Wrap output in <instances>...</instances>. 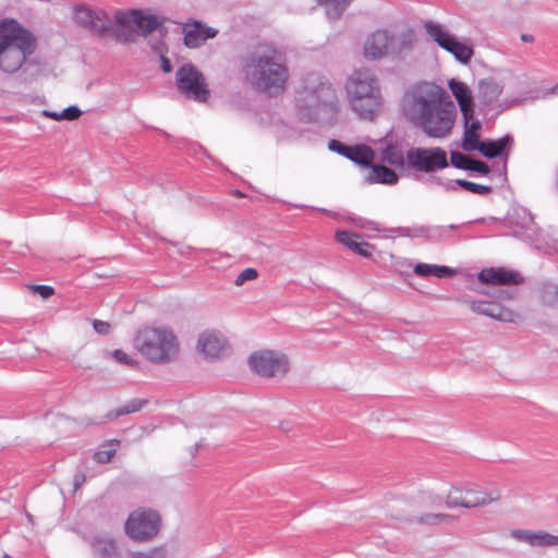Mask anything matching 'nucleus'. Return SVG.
Returning <instances> with one entry per match:
<instances>
[{
  "label": "nucleus",
  "instance_id": "1",
  "mask_svg": "<svg viewBox=\"0 0 558 558\" xmlns=\"http://www.w3.org/2000/svg\"><path fill=\"white\" fill-rule=\"evenodd\" d=\"M401 111L409 122L435 138L447 137L457 117V108L447 92L429 82L416 83L404 92Z\"/></svg>",
  "mask_w": 558,
  "mask_h": 558
},
{
  "label": "nucleus",
  "instance_id": "2",
  "mask_svg": "<svg viewBox=\"0 0 558 558\" xmlns=\"http://www.w3.org/2000/svg\"><path fill=\"white\" fill-rule=\"evenodd\" d=\"M72 17L76 24L96 35H101L119 26L135 29L146 36L161 25L158 16L146 14L141 10L116 11L111 15L102 9L85 3L72 7Z\"/></svg>",
  "mask_w": 558,
  "mask_h": 558
},
{
  "label": "nucleus",
  "instance_id": "3",
  "mask_svg": "<svg viewBox=\"0 0 558 558\" xmlns=\"http://www.w3.org/2000/svg\"><path fill=\"white\" fill-rule=\"evenodd\" d=\"M243 71L256 90L270 96L282 93L289 78L282 56L274 49L256 50L247 56Z\"/></svg>",
  "mask_w": 558,
  "mask_h": 558
},
{
  "label": "nucleus",
  "instance_id": "4",
  "mask_svg": "<svg viewBox=\"0 0 558 558\" xmlns=\"http://www.w3.org/2000/svg\"><path fill=\"white\" fill-rule=\"evenodd\" d=\"M338 108V98L332 84L318 73H308L302 78L296 98V113L304 122H315L332 116Z\"/></svg>",
  "mask_w": 558,
  "mask_h": 558
},
{
  "label": "nucleus",
  "instance_id": "5",
  "mask_svg": "<svg viewBox=\"0 0 558 558\" xmlns=\"http://www.w3.org/2000/svg\"><path fill=\"white\" fill-rule=\"evenodd\" d=\"M347 100L361 120L373 121L383 110L384 97L377 75L369 69L353 71L344 83Z\"/></svg>",
  "mask_w": 558,
  "mask_h": 558
},
{
  "label": "nucleus",
  "instance_id": "6",
  "mask_svg": "<svg viewBox=\"0 0 558 558\" xmlns=\"http://www.w3.org/2000/svg\"><path fill=\"white\" fill-rule=\"evenodd\" d=\"M36 48L35 36L17 21H0V71L8 74L16 73Z\"/></svg>",
  "mask_w": 558,
  "mask_h": 558
},
{
  "label": "nucleus",
  "instance_id": "7",
  "mask_svg": "<svg viewBox=\"0 0 558 558\" xmlns=\"http://www.w3.org/2000/svg\"><path fill=\"white\" fill-rule=\"evenodd\" d=\"M415 43L416 36L412 29L398 33L377 29L366 37L363 56L371 61L402 60L413 50Z\"/></svg>",
  "mask_w": 558,
  "mask_h": 558
},
{
  "label": "nucleus",
  "instance_id": "8",
  "mask_svg": "<svg viewBox=\"0 0 558 558\" xmlns=\"http://www.w3.org/2000/svg\"><path fill=\"white\" fill-rule=\"evenodd\" d=\"M135 349L149 362L165 364L173 361L179 353V341L172 329L144 327L134 337Z\"/></svg>",
  "mask_w": 558,
  "mask_h": 558
},
{
  "label": "nucleus",
  "instance_id": "9",
  "mask_svg": "<svg viewBox=\"0 0 558 558\" xmlns=\"http://www.w3.org/2000/svg\"><path fill=\"white\" fill-rule=\"evenodd\" d=\"M423 26L427 36L441 49L451 53L457 61L462 64L471 62L474 56L472 46L460 41L444 24L428 20L424 22Z\"/></svg>",
  "mask_w": 558,
  "mask_h": 558
},
{
  "label": "nucleus",
  "instance_id": "10",
  "mask_svg": "<svg viewBox=\"0 0 558 558\" xmlns=\"http://www.w3.org/2000/svg\"><path fill=\"white\" fill-rule=\"evenodd\" d=\"M499 499V494L482 490L473 483L452 485L446 499L448 508H475L488 505Z\"/></svg>",
  "mask_w": 558,
  "mask_h": 558
},
{
  "label": "nucleus",
  "instance_id": "11",
  "mask_svg": "<svg viewBox=\"0 0 558 558\" xmlns=\"http://www.w3.org/2000/svg\"><path fill=\"white\" fill-rule=\"evenodd\" d=\"M160 515L153 509H137L125 522V533L135 541H148L156 536L160 529Z\"/></svg>",
  "mask_w": 558,
  "mask_h": 558
},
{
  "label": "nucleus",
  "instance_id": "12",
  "mask_svg": "<svg viewBox=\"0 0 558 558\" xmlns=\"http://www.w3.org/2000/svg\"><path fill=\"white\" fill-rule=\"evenodd\" d=\"M248 363L254 373L262 377H282L290 367V362L286 354L274 350H260L254 352Z\"/></svg>",
  "mask_w": 558,
  "mask_h": 558
},
{
  "label": "nucleus",
  "instance_id": "13",
  "mask_svg": "<svg viewBox=\"0 0 558 558\" xmlns=\"http://www.w3.org/2000/svg\"><path fill=\"white\" fill-rule=\"evenodd\" d=\"M409 167L418 171L430 173L448 167V158L445 149L440 147L411 148L407 151Z\"/></svg>",
  "mask_w": 558,
  "mask_h": 558
},
{
  "label": "nucleus",
  "instance_id": "14",
  "mask_svg": "<svg viewBox=\"0 0 558 558\" xmlns=\"http://www.w3.org/2000/svg\"><path fill=\"white\" fill-rule=\"evenodd\" d=\"M177 87L186 98L206 101L209 95L203 74L192 64H183L177 72Z\"/></svg>",
  "mask_w": 558,
  "mask_h": 558
},
{
  "label": "nucleus",
  "instance_id": "15",
  "mask_svg": "<svg viewBox=\"0 0 558 558\" xmlns=\"http://www.w3.org/2000/svg\"><path fill=\"white\" fill-rule=\"evenodd\" d=\"M197 351L207 360H218L229 354L230 347L221 332L205 330L198 337Z\"/></svg>",
  "mask_w": 558,
  "mask_h": 558
},
{
  "label": "nucleus",
  "instance_id": "16",
  "mask_svg": "<svg viewBox=\"0 0 558 558\" xmlns=\"http://www.w3.org/2000/svg\"><path fill=\"white\" fill-rule=\"evenodd\" d=\"M328 148L361 166H369L375 156L374 150L366 145L348 146L338 140L329 141Z\"/></svg>",
  "mask_w": 558,
  "mask_h": 558
},
{
  "label": "nucleus",
  "instance_id": "17",
  "mask_svg": "<svg viewBox=\"0 0 558 558\" xmlns=\"http://www.w3.org/2000/svg\"><path fill=\"white\" fill-rule=\"evenodd\" d=\"M511 226L514 227L513 235L525 241L534 242L536 227L532 214L523 207L513 208L509 215Z\"/></svg>",
  "mask_w": 558,
  "mask_h": 558
},
{
  "label": "nucleus",
  "instance_id": "18",
  "mask_svg": "<svg viewBox=\"0 0 558 558\" xmlns=\"http://www.w3.org/2000/svg\"><path fill=\"white\" fill-rule=\"evenodd\" d=\"M477 279L481 283L490 286H515L523 281L522 276L518 271L502 267L482 269L477 275Z\"/></svg>",
  "mask_w": 558,
  "mask_h": 558
},
{
  "label": "nucleus",
  "instance_id": "19",
  "mask_svg": "<svg viewBox=\"0 0 558 558\" xmlns=\"http://www.w3.org/2000/svg\"><path fill=\"white\" fill-rule=\"evenodd\" d=\"M477 86L476 99L478 105L484 110L494 108L504 90V84L493 77H487L480 80Z\"/></svg>",
  "mask_w": 558,
  "mask_h": 558
},
{
  "label": "nucleus",
  "instance_id": "20",
  "mask_svg": "<svg viewBox=\"0 0 558 558\" xmlns=\"http://www.w3.org/2000/svg\"><path fill=\"white\" fill-rule=\"evenodd\" d=\"M184 44L189 48H198L208 38L217 35V29L208 27L199 22L186 23L183 26Z\"/></svg>",
  "mask_w": 558,
  "mask_h": 558
},
{
  "label": "nucleus",
  "instance_id": "21",
  "mask_svg": "<svg viewBox=\"0 0 558 558\" xmlns=\"http://www.w3.org/2000/svg\"><path fill=\"white\" fill-rule=\"evenodd\" d=\"M511 536L533 547L558 546V535H553L544 531L513 530L511 531Z\"/></svg>",
  "mask_w": 558,
  "mask_h": 558
},
{
  "label": "nucleus",
  "instance_id": "22",
  "mask_svg": "<svg viewBox=\"0 0 558 558\" xmlns=\"http://www.w3.org/2000/svg\"><path fill=\"white\" fill-rule=\"evenodd\" d=\"M513 145V137L505 135L496 141H484L477 150L486 158L493 159L496 157L508 158L511 146Z\"/></svg>",
  "mask_w": 558,
  "mask_h": 558
},
{
  "label": "nucleus",
  "instance_id": "23",
  "mask_svg": "<svg viewBox=\"0 0 558 558\" xmlns=\"http://www.w3.org/2000/svg\"><path fill=\"white\" fill-rule=\"evenodd\" d=\"M448 86L458 101L462 117L470 118L471 109H474L473 96L470 87L465 83L454 78L449 81Z\"/></svg>",
  "mask_w": 558,
  "mask_h": 558
},
{
  "label": "nucleus",
  "instance_id": "24",
  "mask_svg": "<svg viewBox=\"0 0 558 558\" xmlns=\"http://www.w3.org/2000/svg\"><path fill=\"white\" fill-rule=\"evenodd\" d=\"M88 544L95 558H120L116 542L106 534L92 537Z\"/></svg>",
  "mask_w": 558,
  "mask_h": 558
},
{
  "label": "nucleus",
  "instance_id": "25",
  "mask_svg": "<svg viewBox=\"0 0 558 558\" xmlns=\"http://www.w3.org/2000/svg\"><path fill=\"white\" fill-rule=\"evenodd\" d=\"M367 167L368 169L365 180L368 183H383L392 185L398 182V174L390 168L372 163Z\"/></svg>",
  "mask_w": 558,
  "mask_h": 558
},
{
  "label": "nucleus",
  "instance_id": "26",
  "mask_svg": "<svg viewBox=\"0 0 558 558\" xmlns=\"http://www.w3.org/2000/svg\"><path fill=\"white\" fill-rule=\"evenodd\" d=\"M413 271L416 276L422 278L437 277L444 278L453 275V269L448 266H439L433 264L418 263L414 266Z\"/></svg>",
  "mask_w": 558,
  "mask_h": 558
},
{
  "label": "nucleus",
  "instance_id": "27",
  "mask_svg": "<svg viewBox=\"0 0 558 558\" xmlns=\"http://www.w3.org/2000/svg\"><path fill=\"white\" fill-rule=\"evenodd\" d=\"M439 184H441L448 191H454L457 189V186H460L473 194H478V195H486L492 192V187L488 185H482V184L462 180V179L448 181L446 183H442L439 181Z\"/></svg>",
  "mask_w": 558,
  "mask_h": 558
},
{
  "label": "nucleus",
  "instance_id": "28",
  "mask_svg": "<svg viewBox=\"0 0 558 558\" xmlns=\"http://www.w3.org/2000/svg\"><path fill=\"white\" fill-rule=\"evenodd\" d=\"M391 234L390 238H395L396 235L402 236V238H412V239H424L427 241V232H428V226L423 225H415L412 227H398V228H391L388 230Z\"/></svg>",
  "mask_w": 558,
  "mask_h": 558
},
{
  "label": "nucleus",
  "instance_id": "29",
  "mask_svg": "<svg viewBox=\"0 0 558 558\" xmlns=\"http://www.w3.org/2000/svg\"><path fill=\"white\" fill-rule=\"evenodd\" d=\"M381 159L396 168H403L405 163L404 154L401 147L391 143L387 144L381 150Z\"/></svg>",
  "mask_w": 558,
  "mask_h": 558
},
{
  "label": "nucleus",
  "instance_id": "30",
  "mask_svg": "<svg viewBox=\"0 0 558 558\" xmlns=\"http://www.w3.org/2000/svg\"><path fill=\"white\" fill-rule=\"evenodd\" d=\"M353 0H320L318 5H325L328 20H338Z\"/></svg>",
  "mask_w": 558,
  "mask_h": 558
},
{
  "label": "nucleus",
  "instance_id": "31",
  "mask_svg": "<svg viewBox=\"0 0 558 558\" xmlns=\"http://www.w3.org/2000/svg\"><path fill=\"white\" fill-rule=\"evenodd\" d=\"M147 402L148 401L146 399H133V400L129 401L128 403L123 404L122 407H120L113 411H110L106 415V418L108 421H112L114 418H118L119 416L135 413V412L142 410L147 404Z\"/></svg>",
  "mask_w": 558,
  "mask_h": 558
},
{
  "label": "nucleus",
  "instance_id": "32",
  "mask_svg": "<svg viewBox=\"0 0 558 558\" xmlns=\"http://www.w3.org/2000/svg\"><path fill=\"white\" fill-rule=\"evenodd\" d=\"M489 317L500 322L514 324L520 320V315L518 313L495 302L492 304V314Z\"/></svg>",
  "mask_w": 558,
  "mask_h": 558
},
{
  "label": "nucleus",
  "instance_id": "33",
  "mask_svg": "<svg viewBox=\"0 0 558 558\" xmlns=\"http://www.w3.org/2000/svg\"><path fill=\"white\" fill-rule=\"evenodd\" d=\"M457 225L449 226H428L427 241L441 242L449 238V231L457 229Z\"/></svg>",
  "mask_w": 558,
  "mask_h": 558
},
{
  "label": "nucleus",
  "instance_id": "34",
  "mask_svg": "<svg viewBox=\"0 0 558 558\" xmlns=\"http://www.w3.org/2000/svg\"><path fill=\"white\" fill-rule=\"evenodd\" d=\"M482 142L480 141L478 133L465 131L463 132L462 148L465 151L477 150Z\"/></svg>",
  "mask_w": 558,
  "mask_h": 558
},
{
  "label": "nucleus",
  "instance_id": "35",
  "mask_svg": "<svg viewBox=\"0 0 558 558\" xmlns=\"http://www.w3.org/2000/svg\"><path fill=\"white\" fill-rule=\"evenodd\" d=\"M472 158L466 155H463L459 151H452L450 156V162L453 167L462 170H468L470 167Z\"/></svg>",
  "mask_w": 558,
  "mask_h": 558
},
{
  "label": "nucleus",
  "instance_id": "36",
  "mask_svg": "<svg viewBox=\"0 0 558 558\" xmlns=\"http://www.w3.org/2000/svg\"><path fill=\"white\" fill-rule=\"evenodd\" d=\"M114 453H116V448H114L113 442H111V444L105 446L104 449L96 451L94 454V459L98 463H107L112 459Z\"/></svg>",
  "mask_w": 558,
  "mask_h": 558
},
{
  "label": "nucleus",
  "instance_id": "37",
  "mask_svg": "<svg viewBox=\"0 0 558 558\" xmlns=\"http://www.w3.org/2000/svg\"><path fill=\"white\" fill-rule=\"evenodd\" d=\"M126 558H167V555L163 548L157 547L146 553H131Z\"/></svg>",
  "mask_w": 558,
  "mask_h": 558
},
{
  "label": "nucleus",
  "instance_id": "38",
  "mask_svg": "<svg viewBox=\"0 0 558 558\" xmlns=\"http://www.w3.org/2000/svg\"><path fill=\"white\" fill-rule=\"evenodd\" d=\"M450 520H451V515H449V514L428 513V514L421 517L418 521L421 523H426V524H437V523H441V522H449Z\"/></svg>",
  "mask_w": 558,
  "mask_h": 558
},
{
  "label": "nucleus",
  "instance_id": "39",
  "mask_svg": "<svg viewBox=\"0 0 558 558\" xmlns=\"http://www.w3.org/2000/svg\"><path fill=\"white\" fill-rule=\"evenodd\" d=\"M492 304L493 302L472 301L470 303V308L475 313L489 317L492 314Z\"/></svg>",
  "mask_w": 558,
  "mask_h": 558
},
{
  "label": "nucleus",
  "instance_id": "40",
  "mask_svg": "<svg viewBox=\"0 0 558 558\" xmlns=\"http://www.w3.org/2000/svg\"><path fill=\"white\" fill-rule=\"evenodd\" d=\"M257 276H258V272H257L256 269H254V268H246V269L242 270L238 275V277L234 280V284L240 287L243 283H245L246 281H251V280L256 279Z\"/></svg>",
  "mask_w": 558,
  "mask_h": 558
},
{
  "label": "nucleus",
  "instance_id": "41",
  "mask_svg": "<svg viewBox=\"0 0 558 558\" xmlns=\"http://www.w3.org/2000/svg\"><path fill=\"white\" fill-rule=\"evenodd\" d=\"M320 0H294V10L301 13L311 12Z\"/></svg>",
  "mask_w": 558,
  "mask_h": 558
},
{
  "label": "nucleus",
  "instance_id": "42",
  "mask_svg": "<svg viewBox=\"0 0 558 558\" xmlns=\"http://www.w3.org/2000/svg\"><path fill=\"white\" fill-rule=\"evenodd\" d=\"M357 226L363 228V229L371 230V231L387 232L388 233L386 235L387 238H390L389 235L391 234L388 231L389 229L381 228L378 222L373 221V220H367V219L360 218L359 222H357Z\"/></svg>",
  "mask_w": 558,
  "mask_h": 558
},
{
  "label": "nucleus",
  "instance_id": "43",
  "mask_svg": "<svg viewBox=\"0 0 558 558\" xmlns=\"http://www.w3.org/2000/svg\"><path fill=\"white\" fill-rule=\"evenodd\" d=\"M112 357L121 363V364H124V365H129V366H137V362L134 361L126 352H124L123 350H114L112 352Z\"/></svg>",
  "mask_w": 558,
  "mask_h": 558
},
{
  "label": "nucleus",
  "instance_id": "44",
  "mask_svg": "<svg viewBox=\"0 0 558 558\" xmlns=\"http://www.w3.org/2000/svg\"><path fill=\"white\" fill-rule=\"evenodd\" d=\"M463 126L465 131L478 133V130L481 129L482 124L480 120L474 119V109H471L470 118L463 117Z\"/></svg>",
  "mask_w": 558,
  "mask_h": 558
},
{
  "label": "nucleus",
  "instance_id": "45",
  "mask_svg": "<svg viewBox=\"0 0 558 558\" xmlns=\"http://www.w3.org/2000/svg\"><path fill=\"white\" fill-rule=\"evenodd\" d=\"M81 114H82V111L77 106H70V107L63 109L62 111H60V117L62 118V120H66V121L76 120L77 118H80Z\"/></svg>",
  "mask_w": 558,
  "mask_h": 558
},
{
  "label": "nucleus",
  "instance_id": "46",
  "mask_svg": "<svg viewBox=\"0 0 558 558\" xmlns=\"http://www.w3.org/2000/svg\"><path fill=\"white\" fill-rule=\"evenodd\" d=\"M468 170L475 171V172L486 175L489 173L490 169H489L488 165L485 163L484 161L472 159Z\"/></svg>",
  "mask_w": 558,
  "mask_h": 558
},
{
  "label": "nucleus",
  "instance_id": "47",
  "mask_svg": "<svg viewBox=\"0 0 558 558\" xmlns=\"http://www.w3.org/2000/svg\"><path fill=\"white\" fill-rule=\"evenodd\" d=\"M31 289L34 292L38 293L44 299H48L51 295H53V293H54V289L52 287L46 286V284H35V286H32Z\"/></svg>",
  "mask_w": 558,
  "mask_h": 558
},
{
  "label": "nucleus",
  "instance_id": "48",
  "mask_svg": "<svg viewBox=\"0 0 558 558\" xmlns=\"http://www.w3.org/2000/svg\"><path fill=\"white\" fill-rule=\"evenodd\" d=\"M353 238H357V235L354 233H350L348 231H338L336 233L337 241L347 247L349 246Z\"/></svg>",
  "mask_w": 558,
  "mask_h": 558
},
{
  "label": "nucleus",
  "instance_id": "49",
  "mask_svg": "<svg viewBox=\"0 0 558 558\" xmlns=\"http://www.w3.org/2000/svg\"><path fill=\"white\" fill-rule=\"evenodd\" d=\"M94 329L100 335H107L110 331V325L107 322L95 319L93 322Z\"/></svg>",
  "mask_w": 558,
  "mask_h": 558
},
{
  "label": "nucleus",
  "instance_id": "50",
  "mask_svg": "<svg viewBox=\"0 0 558 558\" xmlns=\"http://www.w3.org/2000/svg\"><path fill=\"white\" fill-rule=\"evenodd\" d=\"M153 48L156 52L162 54V49L159 46H154ZM161 69L166 73H169L172 71L170 60L163 56H161Z\"/></svg>",
  "mask_w": 558,
  "mask_h": 558
},
{
  "label": "nucleus",
  "instance_id": "51",
  "mask_svg": "<svg viewBox=\"0 0 558 558\" xmlns=\"http://www.w3.org/2000/svg\"><path fill=\"white\" fill-rule=\"evenodd\" d=\"M368 246H369V245H368V243H366V242H361V243L359 244L360 250H355L354 252H355V253H357V254H359V255H361V256L368 257V256H371V253H369V252H368V250H367V248H368Z\"/></svg>",
  "mask_w": 558,
  "mask_h": 558
},
{
  "label": "nucleus",
  "instance_id": "52",
  "mask_svg": "<svg viewBox=\"0 0 558 558\" xmlns=\"http://www.w3.org/2000/svg\"><path fill=\"white\" fill-rule=\"evenodd\" d=\"M43 114L45 117L51 118L54 121H61L62 120V118L60 117V112H57V111L44 110Z\"/></svg>",
  "mask_w": 558,
  "mask_h": 558
},
{
  "label": "nucleus",
  "instance_id": "53",
  "mask_svg": "<svg viewBox=\"0 0 558 558\" xmlns=\"http://www.w3.org/2000/svg\"><path fill=\"white\" fill-rule=\"evenodd\" d=\"M84 482H85V475L83 473L75 474V476H74V487H75V489L81 487Z\"/></svg>",
  "mask_w": 558,
  "mask_h": 558
},
{
  "label": "nucleus",
  "instance_id": "54",
  "mask_svg": "<svg viewBox=\"0 0 558 558\" xmlns=\"http://www.w3.org/2000/svg\"><path fill=\"white\" fill-rule=\"evenodd\" d=\"M360 243H361V242H357V241H356V238H353V239H352V241H351V243L349 244L348 248L352 250L353 252H354L355 250H360V247H359V244H360Z\"/></svg>",
  "mask_w": 558,
  "mask_h": 558
},
{
  "label": "nucleus",
  "instance_id": "55",
  "mask_svg": "<svg viewBox=\"0 0 558 558\" xmlns=\"http://www.w3.org/2000/svg\"><path fill=\"white\" fill-rule=\"evenodd\" d=\"M521 39H522L523 41H529V40H531V39H532V37H531L530 35H522V36H521Z\"/></svg>",
  "mask_w": 558,
  "mask_h": 558
},
{
  "label": "nucleus",
  "instance_id": "56",
  "mask_svg": "<svg viewBox=\"0 0 558 558\" xmlns=\"http://www.w3.org/2000/svg\"><path fill=\"white\" fill-rule=\"evenodd\" d=\"M1 558H12L9 554H4Z\"/></svg>",
  "mask_w": 558,
  "mask_h": 558
},
{
  "label": "nucleus",
  "instance_id": "57",
  "mask_svg": "<svg viewBox=\"0 0 558 558\" xmlns=\"http://www.w3.org/2000/svg\"><path fill=\"white\" fill-rule=\"evenodd\" d=\"M504 293L507 295V298H509V299H511V298H512V294H511V293H506V292H504Z\"/></svg>",
  "mask_w": 558,
  "mask_h": 558
},
{
  "label": "nucleus",
  "instance_id": "58",
  "mask_svg": "<svg viewBox=\"0 0 558 558\" xmlns=\"http://www.w3.org/2000/svg\"><path fill=\"white\" fill-rule=\"evenodd\" d=\"M554 92H558V84L553 88Z\"/></svg>",
  "mask_w": 558,
  "mask_h": 558
}]
</instances>
